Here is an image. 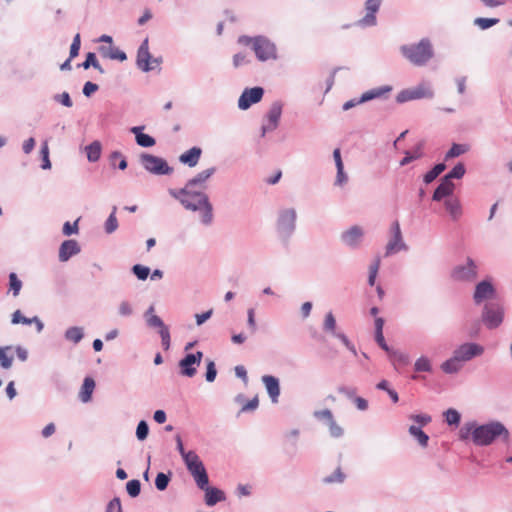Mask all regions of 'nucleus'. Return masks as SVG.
Masks as SVG:
<instances>
[{"instance_id":"obj_33","label":"nucleus","mask_w":512,"mask_h":512,"mask_svg":"<svg viewBox=\"0 0 512 512\" xmlns=\"http://www.w3.org/2000/svg\"><path fill=\"white\" fill-rule=\"evenodd\" d=\"M64 338L74 344H78L84 338V329L79 326L69 327L65 333Z\"/></svg>"},{"instance_id":"obj_3","label":"nucleus","mask_w":512,"mask_h":512,"mask_svg":"<svg viewBox=\"0 0 512 512\" xmlns=\"http://www.w3.org/2000/svg\"><path fill=\"white\" fill-rule=\"evenodd\" d=\"M400 53L407 61L417 67L425 66L434 57L433 45L429 38H422L417 43L400 46Z\"/></svg>"},{"instance_id":"obj_45","label":"nucleus","mask_w":512,"mask_h":512,"mask_svg":"<svg viewBox=\"0 0 512 512\" xmlns=\"http://www.w3.org/2000/svg\"><path fill=\"white\" fill-rule=\"evenodd\" d=\"M466 169L463 163L456 164L450 172H448L444 178L452 181V179H461L465 175Z\"/></svg>"},{"instance_id":"obj_23","label":"nucleus","mask_w":512,"mask_h":512,"mask_svg":"<svg viewBox=\"0 0 512 512\" xmlns=\"http://www.w3.org/2000/svg\"><path fill=\"white\" fill-rule=\"evenodd\" d=\"M455 189V185L452 181H449L446 178H442L440 184L435 189L432 200L433 201H441L443 198L448 197L453 194Z\"/></svg>"},{"instance_id":"obj_38","label":"nucleus","mask_w":512,"mask_h":512,"mask_svg":"<svg viewBox=\"0 0 512 512\" xmlns=\"http://www.w3.org/2000/svg\"><path fill=\"white\" fill-rule=\"evenodd\" d=\"M446 169V165L444 163L436 164L431 170H429L423 177V181L425 184H430L433 182L444 170Z\"/></svg>"},{"instance_id":"obj_44","label":"nucleus","mask_w":512,"mask_h":512,"mask_svg":"<svg viewBox=\"0 0 512 512\" xmlns=\"http://www.w3.org/2000/svg\"><path fill=\"white\" fill-rule=\"evenodd\" d=\"M381 260L380 257H376L369 266L368 284L370 286L375 285L376 277L380 268Z\"/></svg>"},{"instance_id":"obj_19","label":"nucleus","mask_w":512,"mask_h":512,"mask_svg":"<svg viewBox=\"0 0 512 512\" xmlns=\"http://www.w3.org/2000/svg\"><path fill=\"white\" fill-rule=\"evenodd\" d=\"M215 172V167H209L205 170H202L191 179H189L185 183V186L205 192V189L207 188V182L215 174Z\"/></svg>"},{"instance_id":"obj_21","label":"nucleus","mask_w":512,"mask_h":512,"mask_svg":"<svg viewBox=\"0 0 512 512\" xmlns=\"http://www.w3.org/2000/svg\"><path fill=\"white\" fill-rule=\"evenodd\" d=\"M261 381L265 386V389L271 402L274 404L278 403L279 396L281 393L279 379L272 375H263L261 377Z\"/></svg>"},{"instance_id":"obj_18","label":"nucleus","mask_w":512,"mask_h":512,"mask_svg":"<svg viewBox=\"0 0 512 512\" xmlns=\"http://www.w3.org/2000/svg\"><path fill=\"white\" fill-rule=\"evenodd\" d=\"M381 4L382 0H366V14L356 22V25L363 28L375 26L377 24L376 13L379 11Z\"/></svg>"},{"instance_id":"obj_48","label":"nucleus","mask_w":512,"mask_h":512,"mask_svg":"<svg viewBox=\"0 0 512 512\" xmlns=\"http://www.w3.org/2000/svg\"><path fill=\"white\" fill-rule=\"evenodd\" d=\"M170 480H171L170 473L166 474V473L160 472L156 476L155 486L159 491H164L168 487Z\"/></svg>"},{"instance_id":"obj_58","label":"nucleus","mask_w":512,"mask_h":512,"mask_svg":"<svg viewBox=\"0 0 512 512\" xmlns=\"http://www.w3.org/2000/svg\"><path fill=\"white\" fill-rule=\"evenodd\" d=\"M53 99L56 102H58V103L62 104L63 106H65V107L70 108V107L73 106V102H72L68 92H63L61 94H56V95H54Z\"/></svg>"},{"instance_id":"obj_56","label":"nucleus","mask_w":512,"mask_h":512,"mask_svg":"<svg viewBox=\"0 0 512 512\" xmlns=\"http://www.w3.org/2000/svg\"><path fill=\"white\" fill-rule=\"evenodd\" d=\"M327 424H328V427H329L330 435L332 437L340 438L344 434V431H343L342 427H340L336 423L334 417L332 418V420L328 421Z\"/></svg>"},{"instance_id":"obj_26","label":"nucleus","mask_w":512,"mask_h":512,"mask_svg":"<svg viewBox=\"0 0 512 512\" xmlns=\"http://www.w3.org/2000/svg\"><path fill=\"white\" fill-rule=\"evenodd\" d=\"M205 491V503L208 506H214L218 502L224 501L226 499L225 493L215 487H210L209 484L205 488H200Z\"/></svg>"},{"instance_id":"obj_24","label":"nucleus","mask_w":512,"mask_h":512,"mask_svg":"<svg viewBox=\"0 0 512 512\" xmlns=\"http://www.w3.org/2000/svg\"><path fill=\"white\" fill-rule=\"evenodd\" d=\"M144 128V126H134L130 129V132L135 135L137 145L143 148H149L154 146L156 141L152 136L143 133Z\"/></svg>"},{"instance_id":"obj_2","label":"nucleus","mask_w":512,"mask_h":512,"mask_svg":"<svg viewBox=\"0 0 512 512\" xmlns=\"http://www.w3.org/2000/svg\"><path fill=\"white\" fill-rule=\"evenodd\" d=\"M484 351L478 343L465 342L454 349L452 356L441 364V369L446 374H456L466 362L483 355Z\"/></svg>"},{"instance_id":"obj_25","label":"nucleus","mask_w":512,"mask_h":512,"mask_svg":"<svg viewBox=\"0 0 512 512\" xmlns=\"http://www.w3.org/2000/svg\"><path fill=\"white\" fill-rule=\"evenodd\" d=\"M202 149L194 146L180 155L179 161L189 167H195L201 157Z\"/></svg>"},{"instance_id":"obj_27","label":"nucleus","mask_w":512,"mask_h":512,"mask_svg":"<svg viewBox=\"0 0 512 512\" xmlns=\"http://www.w3.org/2000/svg\"><path fill=\"white\" fill-rule=\"evenodd\" d=\"M444 206L453 221H457L463 214L462 205L457 198H449L444 201Z\"/></svg>"},{"instance_id":"obj_54","label":"nucleus","mask_w":512,"mask_h":512,"mask_svg":"<svg viewBox=\"0 0 512 512\" xmlns=\"http://www.w3.org/2000/svg\"><path fill=\"white\" fill-rule=\"evenodd\" d=\"M126 490H127V493L131 496V497H137L140 492H141V483L139 480L137 479H133V480H130L127 482L126 484Z\"/></svg>"},{"instance_id":"obj_42","label":"nucleus","mask_w":512,"mask_h":512,"mask_svg":"<svg viewBox=\"0 0 512 512\" xmlns=\"http://www.w3.org/2000/svg\"><path fill=\"white\" fill-rule=\"evenodd\" d=\"M414 370L416 372H431L432 364L428 357L421 356L414 363Z\"/></svg>"},{"instance_id":"obj_62","label":"nucleus","mask_w":512,"mask_h":512,"mask_svg":"<svg viewBox=\"0 0 512 512\" xmlns=\"http://www.w3.org/2000/svg\"><path fill=\"white\" fill-rule=\"evenodd\" d=\"M12 324H25V325H30L32 324V320L31 318H27L25 316H23L21 314V311L20 310H16L13 314H12V320H11Z\"/></svg>"},{"instance_id":"obj_30","label":"nucleus","mask_w":512,"mask_h":512,"mask_svg":"<svg viewBox=\"0 0 512 512\" xmlns=\"http://www.w3.org/2000/svg\"><path fill=\"white\" fill-rule=\"evenodd\" d=\"M85 152L89 162H97L101 157L102 144L100 141L95 140L85 147Z\"/></svg>"},{"instance_id":"obj_53","label":"nucleus","mask_w":512,"mask_h":512,"mask_svg":"<svg viewBox=\"0 0 512 512\" xmlns=\"http://www.w3.org/2000/svg\"><path fill=\"white\" fill-rule=\"evenodd\" d=\"M444 415L448 425H458L460 423L461 415L457 410L450 408Z\"/></svg>"},{"instance_id":"obj_1","label":"nucleus","mask_w":512,"mask_h":512,"mask_svg":"<svg viewBox=\"0 0 512 512\" xmlns=\"http://www.w3.org/2000/svg\"><path fill=\"white\" fill-rule=\"evenodd\" d=\"M168 193L186 209L192 212L201 213V222L205 225L211 224L213 220V206L208 195L201 190L189 188L184 185L180 189L170 188Z\"/></svg>"},{"instance_id":"obj_9","label":"nucleus","mask_w":512,"mask_h":512,"mask_svg":"<svg viewBox=\"0 0 512 512\" xmlns=\"http://www.w3.org/2000/svg\"><path fill=\"white\" fill-rule=\"evenodd\" d=\"M140 163L147 172L153 175H170L173 172V168L165 159L149 153L140 155Z\"/></svg>"},{"instance_id":"obj_22","label":"nucleus","mask_w":512,"mask_h":512,"mask_svg":"<svg viewBox=\"0 0 512 512\" xmlns=\"http://www.w3.org/2000/svg\"><path fill=\"white\" fill-rule=\"evenodd\" d=\"M79 252L80 246L76 240H65L59 248V260L61 262H66Z\"/></svg>"},{"instance_id":"obj_47","label":"nucleus","mask_w":512,"mask_h":512,"mask_svg":"<svg viewBox=\"0 0 512 512\" xmlns=\"http://www.w3.org/2000/svg\"><path fill=\"white\" fill-rule=\"evenodd\" d=\"M9 287L10 291H12L13 296H18L20 293V290L22 288V281L17 277V274L14 272H11L9 274Z\"/></svg>"},{"instance_id":"obj_28","label":"nucleus","mask_w":512,"mask_h":512,"mask_svg":"<svg viewBox=\"0 0 512 512\" xmlns=\"http://www.w3.org/2000/svg\"><path fill=\"white\" fill-rule=\"evenodd\" d=\"M402 250H407V245L403 241V237L392 236L386 245L385 255L390 256Z\"/></svg>"},{"instance_id":"obj_63","label":"nucleus","mask_w":512,"mask_h":512,"mask_svg":"<svg viewBox=\"0 0 512 512\" xmlns=\"http://www.w3.org/2000/svg\"><path fill=\"white\" fill-rule=\"evenodd\" d=\"M216 376H217V370H216L215 363L210 360L207 363V367H206V374H205L206 381L213 382L216 379Z\"/></svg>"},{"instance_id":"obj_11","label":"nucleus","mask_w":512,"mask_h":512,"mask_svg":"<svg viewBox=\"0 0 512 512\" xmlns=\"http://www.w3.org/2000/svg\"><path fill=\"white\" fill-rule=\"evenodd\" d=\"M253 51L256 58L261 62L276 60L278 58L275 43L266 36H256Z\"/></svg>"},{"instance_id":"obj_64","label":"nucleus","mask_w":512,"mask_h":512,"mask_svg":"<svg viewBox=\"0 0 512 512\" xmlns=\"http://www.w3.org/2000/svg\"><path fill=\"white\" fill-rule=\"evenodd\" d=\"M258 406H259L258 396H255L251 400H249L248 402L243 404L240 412L244 413V412L254 411L258 408Z\"/></svg>"},{"instance_id":"obj_39","label":"nucleus","mask_w":512,"mask_h":512,"mask_svg":"<svg viewBox=\"0 0 512 512\" xmlns=\"http://www.w3.org/2000/svg\"><path fill=\"white\" fill-rule=\"evenodd\" d=\"M116 211H117V207L114 206L112 209V212L110 213V215L108 216V218L106 219V221L104 223V229L107 234L114 233L118 228V220L116 217Z\"/></svg>"},{"instance_id":"obj_13","label":"nucleus","mask_w":512,"mask_h":512,"mask_svg":"<svg viewBox=\"0 0 512 512\" xmlns=\"http://www.w3.org/2000/svg\"><path fill=\"white\" fill-rule=\"evenodd\" d=\"M202 358L203 353L201 351L186 354L178 363L179 374L184 377H194L197 373V368L201 364Z\"/></svg>"},{"instance_id":"obj_43","label":"nucleus","mask_w":512,"mask_h":512,"mask_svg":"<svg viewBox=\"0 0 512 512\" xmlns=\"http://www.w3.org/2000/svg\"><path fill=\"white\" fill-rule=\"evenodd\" d=\"M10 350V346L0 347V365L4 369H9L12 366L13 356L8 355Z\"/></svg>"},{"instance_id":"obj_57","label":"nucleus","mask_w":512,"mask_h":512,"mask_svg":"<svg viewBox=\"0 0 512 512\" xmlns=\"http://www.w3.org/2000/svg\"><path fill=\"white\" fill-rule=\"evenodd\" d=\"M250 63V59L246 53L240 52L233 56V66L234 68H239L241 66L247 65Z\"/></svg>"},{"instance_id":"obj_8","label":"nucleus","mask_w":512,"mask_h":512,"mask_svg":"<svg viewBox=\"0 0 512 512\" xmlns=\"http://www.w3.org/2000/svg\"><path fill=\"white\" fill-rule=\"evenodd\" d=\"M144 318L148 327L158 329L162 347L164 350H168L170 348L171 343L170 331L168 326L165 325V323L163 322V320L155 314L154 305H151L145 311Z\"/></svg>"},{"instance_id":"obj_7","label":"nucleus","mask_w":512,"mask_h":512,"mask_svg":"<svg viewBox=\"0 0 512 512\" xmlns=\"http://www.w3.org/2000/svg\"><path fill=\"white\" fill-rule=\"evenodd\" d=\"M504 307L497 302H489L483 306L481 321L489 330L498 328L504 320Z\"/></svg>"},{"instance_id":"obj_17","label":"nucleus","mask_w":512,"mask_h":512,"mask_svg":"<svg viewBox=\"0 0 512 512\" xmlns=\"http://www.w3.org/2000/svg\"><path fill=\"white\" fill-rule=\"evenodd\" d=\"M264 95V89L262 87L246 88L238 99V108L240 110H247L253 104L261 101Z\"/></svg>"},{"instance_id":"obj_37","label":"nucleus","mask_w":512,"mask_h":512,"mask_svg":"<svg viewBox=\"0 0 512 512\" xmlns=\"http://www.w3.org/2000/svg\"><path fill=\"white\" fill-rule=\"evenodd\" d=\"M78 66L82 67L84 69H89L90 67H93L96 70H98L100 73H104V69L100 65L95 53H93V52H89L86 55L85 61L83 63L79 64Z\"/></svg>"},{"instance_id":"obj_36","label":"nucleus","mask_w":512,"mask_h":512,"mask_svg":"<svg viewBox=\"0 0 512 512\" xmlns=\"http://www.w3.org/2000/svg\"><path fill=\"white\" fill-rule=\"evenodd\" d=\"M388 355L394 365L398 364V365L406 366L410 363L409 355L404 352H401L399 350L391 349V351L388 353Z\"/></svg>"},{"instance_id":"obj_34","label":"nucleus","mask_w":512,"mask_h":512,"mask_svg":"<svg viewBox=\"0 0 512 512\" xmlns=\"http://www.w3.org/2000/svg\"><path fill=\"white\" fill-rule=\"evenodd\" d=\"M408 432L421 447H427L429 436L421 429V427L411 425L408 429Z\"/></svg>"},{"instance_id":"obj_35","label":"nucleus","mask_w":512,"mask_h":512,"mask_svg":"<svg viewBox=\"0 0 512 512\" xmlns=\"http://www.w3.org/2000/svg\"><path fill=\"white\" fill-rule=\"evenodd\" d=\"M100 52L104 57H108L112 60L124 61L127 59L126 53L117 47H101Z\"/></svg>"},{"instance_id":"obj_41","label":"nucleus","mask_w":512,"mask_h":512,"mask_svg":"<svg viewBox=\"0 0 512 512\" xmlns=\"http://www.w3.org/2000/svg\"><path fill=\"white\" fill-rule=\"evenodd\" d=\"M117 314L120 317L127 318L134 314V307L128 300H122L117 307Z\"/></svg>"},{"instance_id":"obj_29","label":"nucleus","mask_w":512,"mask_h":512,"mask_svg":"<svg viewBox=\"0 0 512 512\" xmlns=\"http://www.w3.org/2000/svg\"><path fill=\"white\" fill-rule=\"evenodd\" d=\"M94 388L95 381L91 377H86L79 392V399L83 403L89 402L91 400Z\"/></svg>"},{"instance_id":"obj_10","label":"nucleus","mask_w":512,"mask_h":512,"mask_svg":"<svg viewBox=\"0 0 512 512\" xmlns=\"http://www.w3.org/2000/svg\"><path fill=\"white\" fill-rule=\"evenodd\" d=\"M434 97V90L430 83L422 82L415 87L404 89L396 96L398 103H405L418 99H432Z\"/></svg>"},{"instance_id":"obj_31","label":"nucleus","mask_w":512,"mask_h":512,"mask_svg":"<svg viewBox=\"0 0 512 512\" xmlns=\"http://www.w3.org/2000/svg\"><path fill=\"white\" fill-rule=\"evenodd\" d=\"M475 428H477L476 421H470L465 423L459 430V439L461 441H467L469 439L475 444Z\"/></svg>"},{"instance_id":"obj_40","label":"nucleus","mask_w":512,"mask_h":512,"mask_svg":"<svg viewBox=\"0 0 512 512\" xmlns=\"http://www.w3.org/2000/svg\"><path fill=\"white\" fill-rule=\"evenodd\" d=\"M469 150V147L466 144H457L454 143L451 148L445 154V160H449L455 157H458Z\"/></svg>"},{"instance_id":"obj_50","label":"nucleus","mask_w":512,"mask_h":512,"mask_svg":"<svg viewBox=\"0 0 512 512\" xmlns=\"http://www.w3.org/2000/svg\"><path fill=\"white\" fill-rule=\"evenodd\" d=\"M499 19L498 18H482V17H478L474 20V24L476 26H478L480 29L482 30H486L494 25H496L497 23H499Z\"/></svg>"},{"instance_id":"obj_20","label":"nucleus","mask_w":512,"mask_h":512,"mask_svg":"<svg viewBox=\"0 0 512 512\" xmlns=\"http://www.w3.org/2000/svg\"><path fill=\"white\" fill-rule=\"evenodd\" d=\"M496 290L493 284L488 280L480 281L473 294L475 304L479 305L482 302L492 299L495 296Z\"/></svg>"},{"instance_id":"obj_4","label":"nucleus","mask_w":512,"mask_h":512,"mask_svg":"<svg viewBox=\"0 0 512 512\" xmlns=\"http://www.w3.org/2000/svg\"><path fill=\"white\" fill-rule=\"evenodd\" d=\"M497 439H501L505 443H508L510 439V432L502 422L490 421L481 425L477 424V428H475L476 446H488Z\"/></svg>"},{"instance_id":"obj_14","label":"nucleus","mask_w":512,"mask_h":512,"mask_svg":"<svg viewBox=\"0 0 512 512\" xmlns=\"http://www.w3.org/2000/svg\"><path fill=\"white\" fill-rule=\"evenodd\" d=\"M283 105L280 101H275L271 104L268 112L264 117L261 126V136L264 137L266 133L272 132L277 129L282 115Z\"/></svg>"},{"instance_id":"obj_59","label":"nucleus","mask_w":512,"mask_h":512,"mask_svg":"<svg viewBox=\"0 0 512 512\" xmlns=\"http://www.w3.org/2000/svg\"><path fill=\"white\" fill-rule=\"evenodd\" d=\"M337 391L339 394L347 397L350 400H353L357 396L356 395L357 389L355 387L342 385L337 388Z\"/></svg>"},{"instance_id":"obj_5","label":"nucleus","mask_w":512,"mask_h":512,"mask_svg":"<svg viewBox=\"0 0 512 512\" xmlns=\"http://www.w3.org/2000/svg\"><path fill=\"white\" fill-rule=\"evenodd\" d=\"M297 211L294 207H281L277 210L275 232L279 241L288 244L296 232Z\"/></svg>"},{"instance_id":"obj_16","label":"nucleus","mask_w":512,"mask_h":512,"mask_svg":"<svg viewBox=\"0 0 512 512\" xmlns=\"http://www.w3.org/2000/svg\"><path fill=\"white\" fill-rule=\"evenodd\" d=\"M364 235L365 232L361 226L353 225L341 233L340 240L345 246L351 249H357L360 247Z\"/></svg>"},{"instance_id":"obj_46","label":"nucleus","mask_w":512,"mask_h":512,"mask_svg":"<svg viewBox=\"0 0 512 512\" xmlns=\"http://www.w3.org/2000/svg\"><path fill=\"white\" fill-rule=\"evenodd\" d=\"M423 155L421 144L413 152H405V157L400 161L401 166L409 164L411 161L421 158Z\"/></svg>"},{"instance_id":"obj_32","label":"nucleus","mask_w":512,"mask_h":512,"mask_svg":"<svg viewBox=\"0 0 512 512\" xmlns=\"http://www.w3.org/2000/svg\"><path fill=\"white\" fill-rule=\"evenodd\" d=\"M392 90L391 86H381L378 88L371 89L362 94L359 98V102H367L376 98L381 97L383 94L388 93Z\"/></svg>"},{"instance_id":"obj_60","label":"nucleus","mask_w":512,"mask_h":512,"mask_svg":"<svg viewBox=\"0 0 512 512\" xmlns=\"http://www.w3.org/2000/svg\"><path fill=\"white\" fill-rule=\"evenodd\" d=\"M247 326L251 333L254 334L257 331V324L255 320V309L249 308L247 310Z\"/></svg>"},{"instance_id":"obj_15","label":"nucleus","mask_w":512,"mask_h":512,"mask_svg":"<svg viewBox=\"0 0 512 512\" xmlns=\"http://www.w3.org/2000/svg\"><path fill=\"white\" fill-rule=\"evenodd\" d=\"M451 277L456 281L471 282L477 277V265L472 258H467L465 264L454 267Z\"/></svg>"},{"instance_id":"obj_6","label":"nucleus","mask_w":512,"mask_h":512,"mask_svg":"<svg viewBox=\"0 0 512 512\" xmlns=\"http://www.w3.org/2000/svg\"><path fill=\"white\" fill-rule=\"evenodd\" d=\"M184 463L197 487L205 488L209 484V478L205 466L196 452L190 451V454L185 457Z\"/></svg>"},{"instance_id":"obj_52","label":"nucleus","mask_w":512,"mask_h":512,"mask_svg":"<svg viewBox=\"0 0 512 512\" xmlns=\"http://www.w3.org/2000/svg\"><path fill=\"white\" fill-rule=\"evenodd\" d=\"M132 272L139 280L144 281L148 278L150 269L147 266L135 264L132 267Z\"/></svg>"},{"instance_id":"obj_12","label":"nucleus","mask_w":512,"mask_h":512,"mask_svg":"<svg viewBox=\"0 0 512 512\" xmlns=\"http://www.w3.org/2000/svg\"><path fill=\"white\" fill-rule=\"evenodd\" d=\"M161 58H152L149 52V41L145 38L137 51L136 65L143 72H150L159 66Z\"/></svg>"},{"instance_id":"obj_61","label":"nucleus","mask_w":512,"mask_h":512,"mask_svg":"<svg viewBox=\"0 0 512 512\" xmlns=\"http://www.w3.org/2000/svg\"><path fill=\"white\" fill-rule=\"evenodd\" d=\"M105 512H123L120 498L114 497L110 500L106 506Z\"/></svg>"},{"instance_id":"obj_49","label":"nucleus","mask_w":512,"mask_h":512,"mask_svg":"<svg viewBox=\"0 0 512 512\" xmlns=\"http://www.w3.org/2000/svg\"><path fill=\"white\" fill-rule=\"evenodd\" d=\"M323 330L325 332H329L332 335L336 333V319L332 312H328L325 315L324 323H323Z\"/></svg>"},{"instance_id":"obj_51","label":"nucleus","mask_w":512,"mask_h":512,"mask_svg":"<svg viewBox=\"0 0 512 512\" xmlns=\"http://www.w3.org/2000/svg\"><path fill=\"white\" fill-rule=\"evenodd\" d=\"M345 479L344 473L340 468H337L331 475L323 478L325 484L342 483Z\"/></svg>"},{"instance_id":"obj_55","label":"nucleus","mask_w":512,"mask_h":512,"mask_svg":"<svg viewBox=\"0 0 512 512\" xmlns=\"http://www.w3.org/2000/svg\"><path fill=\"white\" fill-rule=\"evenodd\" d=\"M149 433V426L145 420H141L136 428V437L139 441H143L147 438Z\"/></svg>"}]
</instances>
